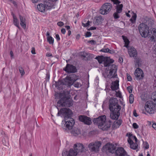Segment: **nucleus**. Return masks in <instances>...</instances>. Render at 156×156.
<instances>
[{"instance_id": "40", "label": "nucleus", "mask_w": 156, "mask_h": 156, "mask_svg": "<svg viewBox=\"0 0 156 156\" xmlns=\"http://www.w3.org/2000/svg\"><path fill=\"white\" fill-rule=\"evenodd\" d=\"M19 71L21 76H23L25 74V72L23 69L22 67L20 68H19Z\"/></svg>"}, {"instance_id": "37", "label": "nucleus", "mask_w": 156, "mask_h": 156, "mask_svg": "<svg viewBox=\"0 0 156 156\" xmlns=\"http://www.w3.org/2000/svg\"><path fill=\"white\" fill-rule=\"evenodd\" d=\"M119 13H120V12H118L116 11L113 14V16L114 19H117L119 17Z\"/></svg>"}, {"instance_id": "61", "label": "nucleus", "mask_w": 156, "mask_h": 156, "mask_svg": "<svg viewBox=\"0 0 156 156\" xmlns=\"http://www.w3.org/2000/svg\"><path fill=\"white\" fill-rule=\"evenodd\" d=\"M50 35V34L49 32L48 31H47L46 33V36H47V37H51Z\"/></svg>"}, {"instance_id": "7", "label": "nucleus", "mask_w": 156, "mask_h": 156, "mask_svg": "<svg viewBox=\"0 0 156 156\" xmlns=\"http://www.w3.org/2000/svg\"><path fill=\"white\" fill-rule=\"evenodd\" d=\"M149 27L146 24L142 23L139 24L138 29L139 32L142 37H146L148 36Z\"/></svg>"}, {"instance_id": "12", "label": "nucleus", "mask_w": 156, "mask_h": 156, "mask_svg": "<svg viewBox=\"0 0 156 156\" xmlns=\"http://www.w3.org/2000/svg\"><path fill=\"white\" fill-rule=\"evenodd\" d=\"M148 36L151 42H156V29L152 28L149 29L148 32Z\"/></svg>"}, {"instance_id": "15", "label": "nucleus", "mask_w": 156, "mask_h": 156, "mask_svg": "<svg viewBox=\"0 0 156 156\" xmlns=\"http://www.w3.org/2000/svg\"><path fill=\"white\" fill-rule=\"evenodd\" d=\"M79 119L80 121L84 122L85 124L89 125L91 123V119L86 116L80 115Z\"/></svg>"}, {"instance_id": "22", "label": "nucleus", "mask_w": 156, "mask_h": 156, "mask_svg": "<svg viewBox=\"0 0 156 156\" xmlns=\"http://www.w3.org/2000/svg\"><path fill=\"white\" fill-rule=\"evenodd\" d=\"M114 62V61L112 60H111L110 61H109V59L108 58H105V60L104 61L103 63L104 64V65L105 66H108V69L109 70V71H110V67L114 65H110V64L111 63H113Z\"/></svg>"}, {"instance_id": "42", "label": "nucleus", "mask_w": 156, "mask_h": 156, "mask_svg": "<svg viewBox=\"0 0 156 156\" xmlns=\"http://www.w3.org/2000/svg\"><path fill=\"white\" fill-rule=\"evenodd\" d=\"M126 76L128 80L129 81H131L132 79L130 75L128 73H127Z\"/></svg>"}, {"instance_id": "45", "label": "nucleus", "mask_w": 156, "mask_h": 156, "mask_svg": "<svg viewBox=\"0 0 156 156\" xmlns=\"http://www.w3.org/2000/svg\"><path fill=\"white\" fill-rule=\"evenodd\" d=\"M90 22V21H88L86 23H83L82 25L84 27H87L89 26Z\"/></svg>"}, {"instance_id": "43", "label": "nucleus", "mask_w": 156, "mask_h": 156, "mask_svg": "<svg viewBox=\"0 0 156 156\" xmlns=\"http://www.w3.org/2000/svg\"><path fill=\"white\" fill-rule=\"evenodd\" d=\"M127 90L129 93L131 94L132 92V88L130 86H129L127 87Z\"/></svg>"}, {"instance_id": "60", "label": "nucleus", "mask_w": 156, "mask_h": 156, "mask_svg": "<svg viewBox=\"0 0 156 156\" xmlns=\"http://www.w3.org/2000/svg\"><path fill=\"white\" fill-rule=\"evenodd\" d=\"M52 55V54L49 53H47L46 54V56L48 57H50Z\"/></svg>"}, {"instance_id": "58", "label": "nucleus", "mask_w": 156, "mask_h": 156, "mask_svg": "<svg viewBox=\"0 0 156 156\" xmlns=\"http://www.w3.org/2000/svg\"><path fill=\"white\" fill-rule=\"evenodd\" d=\"M31 53L32 54H36V53L35 52V51L34 48H33L32 49V50L31 51Z\"/></svg>"}, {"instance_id": "32", "label": "nucleus", "mask_w": 156, "mask_h": 156, "mask_svg": "<svg viewBox=\"0 0 156 156\" xmlns=\"http://www.w3.org/2000/svg\"><path fill=\"white\" fill-rule=\"evenodd\" d=\"M126 136L128 137V142L130 143L132 142V141L133 140H132V138L133 136L130 133H127L126 135Z\"/></svg>"}, {"instance_id": "24", "label": "nucleus", "mask_w": 156, "mask_h": 156, "mask_svg": "<svg viewBox=\"0 0 156 156\" xmlns=\"http://www.w3.org/2000/svg\"><path fill=\"white\" fill-rule=\"evenodd\" d=\"M37 8L39 11L41 12H44L46 9L45 5L42 4H40L37 5Z\"/></svg>"}, {"instance_id": "56", "label": "nucleus", "mask_w": 156, "mask_h": 156, "mask_svg": "<svg viewBox=\"0 0 156 156\" xmlns=\"http://www.w3.org/2000/svg\"><path fill=\"white\" fill-rule=\"evenodd\" d=\"M96 29V27H92L89 28L88 29L89 30H93Z\"/></svg>"}, {"instance_id": "14", "label": "nucleus", "mask_w": 156, "mask_h": 156, "mask_svg": "<svg viewBox=\"0 0 156 156\" xmlns=\"http://www.w3.org/2000/svg\"><path fill=\"white\" fill-rule=\"evenodd\" d=\"M64 69L68 73H75L77 71L76 67L70 64H67Z\"/></svg>"}, {"instance_id": "21", "label": "nucleus", "mask_w": 156, "mask_h": 156, "mask_svg": "<svg viewBox=\"0 0 156 156\" xmlns=\"http://www.w3.org/2000/svg\"><path fill=\"white\" fill-rule=\"evenodd\" d=\"M54 2L51 0H46L45 5L47 10H49L54 8Z\"/></svg>"}, {"instance_id": "9", "label": "nucleus", "mask_w": 156, "mask_h": 156, "mask_svg": "<svg viewBox=\"0 0 156 156\" xmlns=\"http://www.w3.org/2000/svg\"><path fill=\"white\" fill-rule=\"evenodd\" d=\"M112 7V4L109 3H105L101 6L100 12L102 15L107 14L111 11Z\"/></svg>"}, {"instance_id": "18", "label": "nucleus", "mask_w": 156, "mask_h": 156, "mask_svg": "<svg viewBox=\"0 0 156 156\" xmlns=\"http://www.w3.org/2000/svg\"><path fill=\"white\" fill-rule=\"evenodd\" d=\"M115 151L116 156H125L127 155V152L122 147L118 148Z\"/></svg>"}, {"instance_id": "51", "label": "nucleus", "mask_w": 156, "mask_h": 156, "mask_svg": "<svg viewBox=\"0 0 156 156\" xmlns=\"http://www.w3.org/2000/svg\"><path fill=\"white\" fill-rule=\"evenodd\" d=\"M132 140H134L136 142V143L137 142V139L135 136H133V137L132 138Z\"/></svg>"}, {"instance_id": "26", "label": "nucleus", "mask_w": 156, "mask_h": 156, "mask_svg": "<svg viewBox=\"0 0 156 156\" xmlns=\"http://www.w3.org/2000/svg\"><path fill=\"white\" fill-rule=\"evenodd\" d=\"M13 17L14 24L18 28L20 29V27L19 26V22L18 19L14 14L13 15Z\"/></svg>"}, {"instance_id": "59", "label": "nucleus", "mask_w": 156, "mask_h": 156, "mask_svg": "<svg viewBox=\"0 0 156 156\" xmlns=\"http://www.w3.org/2000/svg\"><path fill=\"white\" fill-rule=\"evenodd\" d=\"M133 114L134 115L135 117H137L138 116V115H137V114L136 113V112L135 111H133Z\"/></svg>"}, {"instance_id": "63", "label": "nucleus", "mask_w": 156, "mask_h": 156, "mask_svg": "<svg viewBox=\"0 0 156 156\" xmlns=\"http://www.w3.org/2000/svg\"><path fill=\"white\" fill-rule=\"evenodd\" d=\"M65 28L67 30H69L70 29V27L69 26H65Z\"/></svg>"}, {"instance_id": "48", "label": "nucleus", "mask_w": 156, "mask_h": 156, "mask_svg": "<svg viewBox=\"0 0 156 156\" xmlns=\"http://www.w3.org/2000/svg\"><path fill=\"white\" fill-rule=\"evenodd\" d=\"M5 135V133L3 130L0 131V137H2Z\"/></svg>"}, {"instance_id": "50", "label": "nucleus", "mask_w": 156, "mask_h": 156, "mask_svg": "<svg viewBox=\"0 0 156 156\" xmlns=\"http://www.w3.org/2000/svg\"><path fill=\"white\" fill-rule=\"evenodd\" d=\"M55 38L56 39V40L57 41H59L60 40V38L58 34H56Z\"/></svg>"}, {"instance_id": "57", "label": "nucleus", "mask_w": 156, "mask_h": 156, "mask_svg": "<svg viewBox=\"0 0 156 156\" xmlns=\"http://www.w3.org/2000/svg\"><path fill=\"white\" fill-rule=\"evenodd\" d=\"M152 127L155 130H156V123H154L152 124Z\"/></svg>"}, {"instance_id": "2", "label": "nucleus", "mask_w": 156, "mask_h": 156, "mask_svg": "<svg viewBox=\"0 0 156 156\" xmlns=\"http://www.w3.org/2000/svg\"><path fill=\"white\" fill-rule=\"evenodd\" d=\"M109 108L112 112L110 114L111 118L113 119H117L120 115L119 111L121 106L118 104V101L115 98H112L109 101Z\"/></svg>"}, {"instance_id": "8", "label": "nucleus", "mask_w": 156, "mask_h": 156, "mask_svg": "<svg viewBox=\"0 0 156 156\" xmlns=\"http://www.w3.org/2000/svg\"><path fill=\"white\" fill-rule=\"evenodd\" d=\"M72 114L71 110L69 108H63L61 109L58 112L57 115L58 116H63L65 120L66 119L70 117Z\"/></svg>"}, {"instance_id": "47", "label": "nucleus", "mask_w": 156, "mask_h": 156, "mask_svg": "<svg viewBox=\"0 0 156 156\" xmlns=\"http://www.w3.org/2000/svg\"><path fill=\"white\" fill-rule=\"evenodd\" d=\"M91 35V33L89 32H87L86 33L85 35V36L86 37H89Z\"/></svg>"}, {"instance_id": "41", "label": "nucleus", "mask_w": 156, "mask_h": 156, "mask_svg": "<svg viewBox=\"0 0 156 156\" xmlns=\"http://www.w3.org/2000/svg\"><path fill=\"white\" fill-rule=\"evenodd\" d=\"M151 98L153 100L156 102V92L154 93L152 97Z\"/></svg>"}, {"instance_id": "3", "label": "nucleus", "mask_w": 156, "mask_h": 156, "mask_svg": "<svg viewBox=\"0 0 156 156\" xmlns=\"http://www.w3.org/2000/svg\"><path fill=\"white\" fill-rule=\"evenodd\" d=\"M93 121L94 124L97 125L98 127L102 130H106L110 126V122L106 121V116L105 115L94 119Z\"/></svg>"}, {"instance_id": "16", "label": "nucleus", "mask_w": 156, "mask_h": 156, "mask_svg": "<svg viewBox=\"0 0 156 156\" xmlns=\"http://www.w3.org/2000/svg\"><path fill=\"white\" fill-rule=\"evenodd\" d=\"M135 75L137 80L141 79L144 76L143 71L140 68H137L135 70Z\"/></svg>"}, {"instance_id": "29", "label": "nucleus", "mask_w": 156, "mask_h": 156, "mask_svg": "<svg viewBox=\"0 0 156 156\" xmlns=\"http://www.w3.org/2000/svg\"><path fill=\"white\" fill-rule=\"evenodd\" d=\"M122 37L124 40V42H125V45L124 46L126 47L127 48H128L129 47V40L126 37H125L124 36H122Z\"/></svg>"}, {"instance_id": "11", "label": "nucleus", "mask_w": 156, "mask_h": 156, "mask_svg": "<svg viewBox=\"0 0 156 156\" xmlns=\"http://www.w3.org/2000/svg\"><path fill=\"white\" fill-rule=\"evenodd\" d=\"M78 79V76L73 74L67 76L66 78V82L67 83L69 86H71Z\"/></svg>"}, {"instance_id": "4", "label": "nucleus", "mask_w": 156, "mask_h": 156, "mask_svg": "<svg viewBox=\"0 0 156 156\" xmlns=\"http://www.w3.org/2000/svg\"><path fill=\"white\" fill-rule=\"evenodd\" d=\"M59 96L61 98L57 102L58 105L59 106H67L70 107L73 105V101L69 100V97L66 96H63V94L60 93L58 94Z\"/></svg>"}, {"instance_id": "5", "label": "nucleus", "mask_w": 156, "mask_h": 156, "mask_svg": "<svg viewBox=\"0 0 156 156\" xmlns=\"http://www.w3.org/2000/svg\"><path fill=\"white\" fill-rule=\"evenodd\" d=\"M74 150L70 149L69 151V156H76L79 152L85 151V148L83 144L80 143H77L74 144Z\"/></svg>"}, {"instance_id": "23", "label": "nucleus", "mask_w": 156, "mask_h": 156, "mask_svg": "<svg viewBox=\"0 0 156 156\" xmlns=\"http://www.w3.org/2000/svg\"><path fill=\"white\" fill-rule=\"evenodd\" d=\"M19 18L20 20V24L21 26L24 29H25L26 26V23L25 22V19L23 16L21 15H19Z\"/></svg>"}, {"instance_id": "25", "label": "nucleus", "mask_w": 156, "mask_h": 156, "mask_svg": "<svg viewBox=\"0 0 156 156\" xmlns=\"http://www.w3.org/2000/svg\"><path fill=\"white\" fill-rule=\"evenodd\" d=\"M122 120L119 119L116 120L113 123V127L114 128H117L119 127L122 123Z\"/></svg>"}, {"instance_id": "1", "label": "nucleus", "mask_w": 156, "mask_h": 156, "mask_svg": "<svg viewBox=\"0 0 156 156\" xmlns=\"http://www.w3.org/2000/svg\"><path fill=\"white\" fill-rule=\"evenodd\" d=\"M110 69L108 74L104 73L103 75L105 78L111 79L112 82L110 87L112 90H116L119 88V79L116 74L117 67L115 65H113L110 67Z\"/></svg>"}, {"instance_id": "35", "label": "nucleus", "mask_w": 156, "mask_h": 156, "mask_svg": "<svg viewBox=\"0 0 156 156\" xmlns=\"http://www.w3.org/2000/svg\"><path fill=\"white\" fill-rule=\"evenodd\" d=\"M143 147H144L145 149H148L149 148V145L147 142L145 141L143 142Z\"/></svg>"}, {"instance_id": "44", "label": "nucleus", "mask_w": 156, "mask_h": 156, "mask_svg": "<svg viewBox=\"0 0 156 156\" xmlns=\"http://www.w3.org/2000/svg\"><path fill=\"white\" fill-rule=\"evenodd\" d=\"M62 156H69V153L66 151H63L62 152Z\"/></svg>"}, {"instance_id": "49", "label": "nucleus", "mask_w": 156, "mask_h": 156, "mask_svg": "<svg viewBox=\"0 0 156 156\" xmlns=\"http://www.w3.org/2000/svg\"><path fill=\"white\" fill-rule=\"evenodd\" d=\"M64 25V23L62 22H59L57 23V25L59 27H62Z\"/></svg>"}, {"instance_id": "39", "label": "nucleus", "mask_w": 156, "mask_h": 156, "mask_svg": "<svg viewBox=\"0 0 156 156\" xmlns=\"http://www.w3.org/2000/svg\"><path fill=\"white\" fill-rule=\"evenodd\" d=\"M81 84L78 82H76L74 84V87L77 88H79L81 86Z\"/></svg>"}, {"instance_id": "38", "label": "nucleus", "mask_w": 156, "mask_h": 156, "mask_svg": "<svg viewBox=\"0 0 156 156\" xmlns=\"http://www.w3.org/2000/svg\"><path fill=\"white\" fill-rule=\"evenodd\" d=\"M101 51L104 52H109L111 53L110 51L111 50H110L109 48H103L101 50Z\"/></svg>"}, {"instance_id": "27", "label": "nucleus", "mask_w": 156, "mask_h": 156, "mask_svg": "<svg viewBox=\"0 0 156 156\" xmlns=\"http://www.w3.org/2000/svg\"><path fill=\"white\" fill-rule=\"evenodd\" d=\"M131 142H128L129 144L130 148L133 150H136L138 147V145L136 143H134L133 141H132Z\"/></svg>"}, {"instance_id": "53", "label": "nucleus", "mask_w": 156, "mask_h": 156, "mask_svg": "<svg viewBox=\"0 0 156 156\" xmlns=\"http://www.w3.org/2000/svg\"><path fill=\"white\" fill-rule=\"evenodd\" d=\"M89 42L90 44H94L96 43V42L95 41H94V40L90 41H89Z\"/></svg>"}, {"instance_id": "10", "label": "nucleus", "mask_w": 156, "mask_h": 156, "mask_svg": "<svg viewBox=\"0 0 156 156\" xmlns=\"http://www.w3.org/2000/svg\"><path fill=\"white\" fill-rule=\"evenodd\" d=\"M145 111L150 114L154 113L155 110V105L151 101L147 102L145 105Z\"/></svg>"}, {"instance_id": "17", "label": "nucleus", "mask_w": 156, "mask_h": 156, "mask_svg": "<svg viewBox=\"0 0 156 156\" xmlns=\"http://www.w3.org/2000/svg\"><path fill=\"white\" fill-rule=\"evenodd\" d=\"M75 121L74 119L72 118L69 119V120H65V124L66 127L69 129H72L75 123Z\"/></svg>"}, {"instance_id": "36", "label": "nucleus", "mask_w": 156, "mask_h": 156, "mask_svg": "<svg viewBox=\"0 0 156 156\" xmlns=\"http://www.w3.org/2000/svg\"><path fill=\"white\" fill-rule=\"evenodd\" d=\"M115 92L116 95L117 97L121 98H122V96L121 93L120 91L118 90V91H115Z\"/></svg>"}, {"instance_id": "62", "label": "nucleus", "mask_w": 156, "mask_h": 156, "mask_svg": "<svg viewBox=\"0 0 156 156\" xmlns=\"http://www.w3.org/2000/svg\"><path fill=\"white\" fill-rule=\"evenodd\" d=\"M32 2L34 3H35L38 2L39 0H31Z\"/></svg>"}, {"instance_id": "20", "label": "nucleus", "mask_w": 156, "mask_h": 156, "mask_svg": "<svg viewBox=\"0 0 156 156\" xmlns=\"http://www.w3.org/2000/svg\"><path fill=\"white\" fill-rule=\"evenodd\" d=\"M105 147L109 152L112 153L115 151L116 149V146L113 144L110 143L107 144Z\"/></svg>"}, {"instance_id": "33", "label": "nucleus", "mask_w": 156, "mask_h": 156, "mask_svg": "<svg viewBox=\"0 0 156 156\" xmlns=\"http://www.w3.org/2000/svg\"><path fill=\"white\" fill-rule=\"evenodd\" d=\"M136 14L135 13H134L133 16H132L131 18L130 19V21L132 23H134L135 22L136 18Z\"/></svg>"}, {"instance_id": "52", "label": "nucleus", "mask_w": 156, "mask_h": 156, "mask_svg": "<svg viewBox=\"0 0 156 156\" xmlns=\"http://www.w3.org/2000/svg\"><path fill=\"white\" fill-rule=\"evenodd\" d=\"M61 32L62 34H65L66 32V30L64 28L62 29L61 30Z\"/></svg>"}, {"instance_id": "13", "label": "nucleus", "mask_w": 156, "mask_h": 156, "mask_svg": "<svg viewBox=\"0 0 156 156\" xmlns=\"http://www.w3.org/2000/svg\"><path fill=\"white\" fill-rule=\"evenodd\" d=\"M114 4L116 5L115 9L116 11L118 12H121L122 10L123 5L122 4H120L121 2L118 0H111Z\"/></svg>"}, {"instance_id": "55", "label": "nucleus", "mask_w": 156, "mask_h": 156, "mask_svg": "<svg viewBox=\"0 0 156 156\" xmlns=\"http://www.w3.org/2000/svg\"><path fill=\"white\" fill-rule=\"evenodd\" d=\"M3 144L5 146H7L8 145H9V142L8 141H7L6 142L4 143L3 141Z\"/></svg>"}, {"instance_id": "54", "label": "nucleus", "mask_w": 156, "mask_h": 156, "mask_svg": "<svg viewBox=\"0 0 156 156\" xmlns=\"http://www.w3.org/2000/svg\"><path fill=\"white\" fill-rule=\"evenodd\" d=\"M136 63H137V64L138 66H139V64H140V60L139 59V58L136 59Z\"/></svg>"}, {"instance_id": "46", "label": "nucleus", "mask_w": 156, "mask_h": 156, "mask_svg": "<svg viewBox=\"0 0 156 156\" xmlns=\"http://www.w3.org/2000/svg\"><path fill=\"white\" fill-rule=\"evenodd\" d=\"M133 127L135 129H137L139 128V126L136 123H134L133 124Z\"/></svg>"}, {"instance_id": "34", "label": "nucleus", "mask_w": 156, "mask_h": 156, "mask_svg": "<svg viewBox=\"0 0 156 156\" xmlns=\"http://www.w3.org/2000/svg\"><path fill=\"white\" fill-rule=\"evenodd\" d=\"M129 101L130 104H132L133 102L134 97L133 94H131L129 96Z\"/></svg>"}, {"instance_id": "28", "label": "nucleus", "mask_w": 156, "mask_h": 156, "mask_svg": "<svg viewBox=\"0 0 156 156\" xmlns=\"http://www.w3.org/2000/svg\"><path fill=\"white\" fill-rule=\"evenodd\" d=\"M106 58L103 56H97L95 58V59L98 60L99 63L101 64L103 63L104 61H105Z\"/></svg>"}, {"instance_id": "64", "label": "nucleus", "mask_w": 156, "mask_h": 156, "mask_svg": "<svg viewBox=\"0 0 156 156\" xmlns=\"http://www.w3.org/2000/svg\"><path fill=\"white\" fill-rule=\"evenodd\" d=\"M10 54L11 57H13V53L12 51H10Z\"/></svg>"}, {"instance_id": "30", "label": "nucleus", "mask_w": 156, "mask_h": 156, "mask_svg": "<svg viewBox=\"0 0 156 156\" xmlns=\"http://www.w3.org/2000/svg\"><path fill=\"white\" fill-rule=\"evenodd\" d=\"M102 21V19L101 17H98L96 19V22L95 23L96 25H98L100 24Z\"/></svg>"}, {"instance_id": "6", "label": "nucleus", "mask_w": 156, "mask_h": 156, "mask_svg": "<svg viewBox=\"0 0 156 156\" xmlns=\"http://www.w3.org/2000/svg\"><path fill=\"white\" fill-rule=\"evenodd\" d=\"M101 142L100 141H96L89 143L88 148L90 151L94 153L98 152L99 148L101 146Z\"/></svg>"}, {"instance_id": "31", "label": "nucleus", "mask_w": 156, "mask_h": 156, "mask_svg": "<svg viewBox=\"0 0 156 156\" xmlns=\"http://www.w3.org/2000/svg\"><path fill=\"white\" fill-rule=\"evenodd\" d=\"M47 40L50 44H53L54 39L51 36L47 37Z\"/></svg>"}, {"instance_id": "19", "label": "nucleus", "mask_w": 156, "mask_h": 156, "mask_svg": "<svg viewBox=\"0 0 156 156\" xmlns=\"http://www.w3.org/2000/svg\"><path fill=\"white\" fill-rule=\"evenodd\" d=\"M128 54L130 57H135L137 55V52L135 48L133 47H129L127 48Z\"/></svg>"}]
</instances>
